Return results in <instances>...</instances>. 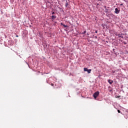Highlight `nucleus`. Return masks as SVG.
I'll return each instance as SVG.
<instances>
[{"mask_svg":"<svg viewBox=\"0 0 128 128\" xmlns=\"http://www.w3.org/2000/svg\"><path fill=\"white\" fill-rule=\"evenodd\" d=\"M98 94H100V92L98 91H97L94 93L93 96L95 100L96 99L98 96Z\"/></svg>","mask_w":128,"mask_h":128,"instance_id":"obj_1","label":"nucleus"},{"mask_svg":"<svg viewBox=\"0 0 128 128\" xmlns=\"http://www.w3.org/2000/svg\"><path fill=\"white\" fill-rule=\"evenodd\" d=\"M84 72H88V74H90V72H92V70L88 69V68H84Z\"/></svg>","mask_w":128,"mask_h":128,"instance_id":"obj_2","label":"nucleus"},{"mask_svg":"<svg viewBox=\"0 0 128 128\" xmlns=\"http://www.w3.org/2000/svg\"><path fill=\"white\" fill-rule=\"evenodd\" d=\"M114 12L118 14H120V10H118V8H116Z\"/></svg>","mask_w":128,"mask_h":128,"instance_id":"obj_3","label":"nucleus"},{"mask_svg":"<svg viewBox=\"0 0 128 128\" xmlns=\"http://www.w3.org/2000/svg\"><path fill=\"white\" fill-rule=\"evenodd\" d=\"M117 36L118 38H124V35L122 34H118Z\"/></svg>","mask_w":128,"mask_h":128,"instance_id":"obj_4","label":"nucleus"},{"mask_svg":"<svg viewBox=\"0 0 128 128\" xmlns=\"http://www.w3.org/2000/svg\"><path fill=\"white\" fill-rule=\"evenodd\" d=\"M108 82H109L110 84H112L114 81L112 80H108Z\"/></svg>","mask_w":128,"mask_h":128,"instance_id":"obj_5","label":"nucleus"},{"mask_svg":"<svg viewBox=\"0 0 128 128\" xmlns=\"http://www.w3.org/2000/svg\"><path fill=\"white\" fill-rule=\"evenodd\" d=\"M60 24H61V26H64V28H68V26L64 25V23H62V22H61V23H60Z\"/></svg>","mask_w":128,"mask_h":128,"instance_id":"obj_6","label":"nucleus"},{"mask_svg":"<svg viewBox=\"0 0 128 128\" xmlns=\"http://www.w3.org/2000/svg\"><path fill=\"white\" fill-rule=\"evenodd\" d=\"M68 0H66V3L65 4V6H66V8H68Z\"/></svg>","mask_w":128,"mask_h":128,"instance_id":"obj_7","label":"nucleus"},{"mask_svg":"<svg viewBox=\"0 0 128 128\" xmlns=\"http://www.w3.org/2000/svg\"><path fill=\"white\" fill-rule=\"evenodd\" d=\"M105 12L106 14H108V9H105Z\"/></svg>","mask_w":128,"mask_h":128,"instance_id":"obj_8","label":"nucleus"},{"mask_svg":"<svg viewBox=\"0 0 128 128\" xmlns=\"http://www.w3.org/2000/svg\"><path fill=\"white\" fill-rule=\"evenodd\" d=\"M56 18V16H52V20H54V18Z\"/></svg>","mask_w":128,"mask_h":128,"instance_id":"obj_9","label":"nucleus"},{"mask_svg":"<svg viewBox=\"0 0 128 128\" xmlns=\"http://www.w3.org/2000/svg\"><path fill=\"white\" fill-rule=\"evenodd\" d=\"M86 31H84L83 33H82V34H86Z\"/></svg>","mask_w":128,"mask_h":128,"instance_id":"obj_10","label":"nucleus"},{"mask_svg":"<svg viewBox=\"0 0 128 128\" xmlns=\"http://www.w3.org/2000/svg\"><path fill=\"white\" fill-rule=\"evenodd\" d=\"M118 114L120 113V110H118Z\"/></svg>","mask_w":128,"mask_h":128,"instance_id":"obj_11","label":"nucleus"},{"mask_svg":"<svg viewBox=\"0 0 128 128\" xmlns=\"http://www.w3.org/2000/svg\"><path fill=\"white\" fill-rule=\"evenodd\" d=\"M104 8H105V10H106L107 8H106V6H104Z\"/></svg>","mask_w":128,"mask_h":128,"instance_id":"obj_12","label":"nucleus"},{"mask_svg":"<svg viewBox=\"0 0 128 128\" xmlns=\"http://www.w3.org/2000/svg\"><path fill=\"white\" fill-rule=\"evenodd\" d=\"M52 16L53 14H54V12H52Z\"/></svg>","mask_w":128,"mask_h":128,"instance_id":"obj_13","label":"nucleus"},{"mask_svg":"<svg viewBox=\"0 0 128 128\" xmlns=\"http://www.w3.org/2000/svg\"><path fill=\"white\" fill-rule=\"evenodd\" d=\"M116 98H120V96H118Z\"/></svg>","mask_w":128,"mask_h":128,"instance_id":"obj_14","label":"nucleus"},{"mask_svg":"<svg viewBox=\"0 0 128 128\" xmlns=\"http://www.w3.org/2000/svg\"><path fill=\"white\" fill-rule=\"evenodd\" d=\"M114 50H116L114 49H113V52H114Z\"/></svg>","mask_w":128,"mask_h":128,"instance_id":"obj_15","label":"nucleus"},{"mask_svg":"<svg viewBox=\"0 0 128 128\" xmlns=\"http://www.w3.org/2000/svg\"><path fill=\"white\" fill-rule=\"evenodd\" d=\"M96 34H98V31H96Z\"/></svg>","mask_w":128,"mask_h":128,"instance_id":"obj_16","label":"nucleus"},{"mask_svg":"<svg viewBox=\"0 0 128 128\" xmlns=\"http://www.w3.org/2000/svg\"><path fill=\"white\" fill-rule=\"evenodd\" d=\"M120 6H122V4H120Z\"/></svg>","mask_w":128,"mask_h":128,"instance_id":"obj_17","label":"nucleus"},{"mask_svg":"<svg viewBox=\"0 0 128 128\" xmlns=\"http://www.w3.org/2000/svg\"><path fill=\"white\" fill-rule=\"evenodd\" d=\"M52 86H54V84H52Z\"/></svg>","mask_w":128,"mask_h":128,"instance_id":"obj_18","label":"nucleus"},{"mask_svg":"<svg viewBox=\"0 0 128 128\" xmlns=\"http://www.w3.org/2000/svg\"><path fill=\"white\" fill-rule=\"evenodd\" d=\"M87 36H88V34H87Z\"/></svg>","mask_w":128,"mask_h":128,"instance_id":"obj_19","label":"nucleus"},{"mask_svg":"<svg viewBox=\"0 0 128 128\" xmlns=\"http://www.w3.org/2000/svg\"><path fill=\"white\" fill-rule=\"evenodd\" d=\"M16 36L18 38V36Z\"/></svg>","mask_w":128,"mask_h":128,"instance_id":"obj_20","label":"nucleus"},{"mask_svg":"<svg viewBox=\"0 0 128 128\" xmlns=\"http://www.w3.org/2000/svg\"><path fill=\"white\" fill-rule=\"evenodd\" d=\"M100 0V1H102V0Z\"/></svg>","mask_w":128,"mask_h":128,"instance_id":"obj_21","label":"nucleus"},{"mask_svg":"<svg viewBox=\"0 0 128 128\" xmlns=\"http://www.w3.org/2000/svg\"><path fill=\"white\" fill-rule=\"evenodd\" d=\"M119 40H120V39H119Z\"/></svg>","mask_w":128,"mask_h":128,"instance_id":"obj_22","label":"nucleus"}]
</instances>
